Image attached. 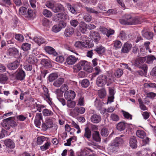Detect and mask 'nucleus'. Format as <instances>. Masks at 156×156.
Masks as SVG:
<instances>
[{
    "label": "nucleus",
    "instance_id": "obj_25",
    "mask_svg": "<svg viewBox=\"0 0 156 156\" xmlns=\"http://www.w3.org/2000/svg\"><path fill=\"white\" fill-rule=\"evenodd\" d=\"M81 43L82 48L84 47L86 48H90L93 47L94 46V44L93 43L89 42L87 40L83 41H81Z\"/></svg>",
    "mask_w": 156,
    "mask_h": 156
},
{
    "label": "nucleus",
    "instance_id": "obj_11",
    "mask_svg": "<svg viewBox=\"0 0 156 156\" xmlns=\"http://www.w3.org/2000/svg\"><path fill=\"white\" fill-rule=\"evenodd\" d=\"M47 139L44 136H39L37 138V143L38 145H41L44 141H46L44 144L42 146H49L51 144L50 143L47 141Z\"/></svg>",
    "mask_w": 156,
    "mask_h": 156
},
{
    "label": "nucleus",
    "instance_id": "obj_55",
    "mask_svg": "<svg viewBox=\"0 0 156 156\" xmlns=\"http://www.w3.org/2000/svg\"><path fill=\"white\" fill-rule=\"evenodd\" d=\"M110 118L113 121H117L119 120V118L118 115L115 113H112L110 115Z\"/></svg>",
    "mask_w": 156,
    "mask_h": 156
},
{
    "label": "nucleus",
    "instance_id": "obj_40",
    "mask_svg": "<svg viewBox=\"0 0 156 156\" xmlns=\"http://www.w3.org/2000/svg\"><path fill=\"white\" fill-rule=\"evenodd\" d=\"M58 77V75L56 73H52L48 76V80L50 82L53 81Z\"/></svg>",
    "mask_w": 156,
    "mask_h": 156
},
{
    "label": "nucleus",
    "instance_id": "obj_22",
    "mask_svg": "<svg viewBox=\"0 0 156 156\" xmlns=\"http://www.w3.org/2000/svg\"><path fill=\"white\" fill-rule=\"evenodd\" d=\"M33 40L39 45H40L45 42V39L41 36L35 37H34Z\"/></svg>",
    "mask_w": 156,
    "mask_h": 156
},
{
    "label": "nucleus",
    "instance_id": "obj_20",
    "mask_svg": "<svg viewBox=\"0 0 156 156\" xmlns=\"http://www.w3.org/2000/svg\"><path fill=\"white\" fill-rule=\"evenodd\" d=\"M122 143L123 140L121 138L116 137L112 143L111 146H118L121 145Z\"/></svg>",
    "mask_w": 156,
    "mask_h": 156
},
{
    "label": "nucleus",
    "instance_id": "obj_37",
    "mask_svg": "<svg viewBox=\"0 0 156 156\" xmlns=\"http://www.w3.org/2000/svg\"><path fill=\"white\" fill-rule=\"evenodd\" d=\"M66 6L67 8L71 12L74 14H76V12L74 7L69 3H66Z\"/></svg>",
    "mask_w": 156,
    "mask_h": 156
},
{
    "label": "nucleus",
    "instance_id": "obj_30",
    "mask_svg": "<svg viewBox=\"0 0 156 156\" xmlns=\"http://www.w3.org/2000/svg\"><path fill=\"white\" fill-rule=\"evenodd\" d=\"M64 81V78H59L54 82L53 85L56 87H59L63 83Z\"/></svg>",
    "mask_w": 156,
    "mask_h": 156
},
{
    "label": "nucleus",
    "instance_id": "obj_35",
    "mask_svg": "<svg viewBox=\"0 0 156 156\" xmlns=\"http://www.w3.org/2000/svg\"><path fill=\"white\" fill-rule=\"evenodd\" d=\"M113 47L115 49L120 48L122 47V44L121 42L118 40H116L113 41Z\"/></svg>",
    "mask_w": 156,
    "mask_h": 156
},
{
    "label": "nucleus",
    "instance_id": "obj_43",
    "mask_svg": "<svg viewBox=\"0 0 156 156\" xmlns=\"http://www.w3.org/2000/svg\"><path fill=\"white\" fill-rule=\"evenodd\" d=\"M80 82L81 83L82 86L84 87H87L90 84L89 81L87 79H84Z\"/></svg>",
    "mask_w": 156,
    "mask_h": 156
},
{
    "label": "nucleus",
    "instance_id": "obj_24",
    "mask_svg": "<svg viewBox=\"0 0 156 156\" xmlns=\"http://www.w3.org/2000/svg\"><path fill=\"white\" fill-rule=\"evenodd\" d=\"M127 124L123 122H120L118 123L116 126L117 129L121 131L124 130Z\"/></svg>",
    "mask_w": 156,
    "mask_h": 156
},
{
    "label": "nucleus",
    "instance_id": "obj_50",
    "mask_svg": "<svg viewBox=\"0 0 156 156\" xmlns=\"http://www.w3.org/2000/svg\"><path fill=\"white\" fill-rule=\"evenodd\" d=\"M51 30L53 32L55 33L59 32L61 30L58 24L54 25L52 27Z\"/></svg>",
    "mask_w": 156,
    "mask_h": 156
},
{
    "label": "nucleus",
    "instance_id": "obj_64",
    "mask_svg": "<svg viewBox=\"0 0 156 156\" xmlns=\"http://www.w3.org/2000/svg\"><path fill=\"white\" fill-rule=\"evenodd\" d=\"M68 86L66 84H64L61 87L60 90L64 93L67 90H68Z\"/></svg>",
    "mask_w": 156,
    "mask_h": 156
},
{
    "label": "nucleus",
    "instance_id": "obj_62",
    "mask_svg": "<svg viewBox=\"0 0 156 156\" xmlns=\"http://www.w3.org/2000/svg\"><path fill=\"white\" fill-rule=\"evenodd\" d=\"M64 60V58L62 56H58L55 58V61L60 63H62Z\"/></svg>",
    "mask_w": 156,
    "mask_h": 156
},
{
    "label": "nucleus",
    "instance_id": "obj_36",
    "mask_svg": "<svg viewBox=\"0 0 156 156\" xmlns=\"http://www.w3.org/2000/svg\"><path fill=\"white\" fill-rule=\"evenodd\" d=\"M42 114L44 116H48L52 115L53 113L51 111L45 108L42 111Z\"/></svg>",
    "mask_w": 156,
    "mask_h": 156
},
{
    "label": "nucleus",
    "instance_id": "obj_9",
    "mask_svg": "<svg viewBox=\"0 0 156 156\" xmlns=\"http://www.w3.org/2000/svg\"><path fill=\"white\" fill-rule=\"evenodd\" d=\"M25 76L24 72L21 69H18L16 72V79L17 80H22L24 79Z\"/></svg>",
    "mask_w": 156,
    "mask_h": 156
},
{
    "label": "nucleus",
    "instance_id": "obj_45",
    "mask_svg": "<svg viewBox=\"0 0 156 156\" xmlns=\"http://www.w3.org/2000/svg\"><path fill=\"white\" fill-rule=\"evenodd\" d=\"M30 44L27 43H25L22 44L21 48L23 51H27L30 49Z\"/></svg>",
    "mask_w": 156,
    "mask_h": 156
},
{
    "label": "nucleus",
    "instance_id": "obj_2",
    "mask_svg": "<svg viewBox=\"0 0 156 156\" xmlns=\"http://www.w3.org/2000/svg\"><path fill=\"white\" fill-rule=\"evenodd\" d=\"M1 124L2 127L6 130L9 129L11 127H15L17 126L13 117H10L4 119L1 123Z\"/></svg>",
    "mask_w": 156,
    "mask_h": 156
},
{
    "label": "nucleus",
    "instance_id": "obj_57",
    "mask_svg": "<svg viewBox=\"0 0 156 156\" xmlns=\"http://www.w3.org/2000/svg\"><path fill=\"white\" fill-rule=\"evenodd\" d=\"M101 133L102 136H106L108 135V129L105 128H104L101 129Z\"/></svg>",
    "mask_w": 156,
    "mask_h": 156
},
{
    "label": "nucleus",
    "instance_id": "obj_5",
    "mask_svg": "<svg viewBox=\"0 0 156 156\" xmlns=\"http://www.w3.org/2000/svg\"><path fill=\"white\" fill-rule=\"evenodd\" d=\"M29 102L31 103L30 104V106L31 104H33L31 106H32V108L34 109H36L37 110L41 112V109L44 108V105L37 103L36 102L34 103V100L33 98H30L28 101Z\"/></svg>",
    "mask_w": 156,
    "mask_h": 156
},
{
    "label": "nucleus",
    "instance_id": "obj_41",
    "mask_svg": "<svg viewBox=\"0 0 156 156\" xmlns=\"http://www.w3.org/2000/svg\"><path fill=\"white\" fill-rule=\"evenodd\" d=\"M4 143L6 146H15V143L14 142L10 139L5 140Z\"/></svg>",
    "mask_w": 156,
    "mask_h": 156
},
{
    "label": "nucleus",
    "instance_id": "obj_63",
    "mask_svg": "<svg viewBox=\"0 0 156 156\" xmlns=\"http://www.w3.org/2000/svg\"><path fill=\"white\" fill-rule=\"evenodd\" d=\"M58 24L60 27L61 30L62 28H65L67 25L66 23L64 21H60V22Z\"/></svg>",
    "mask_w": 156,
    "mask_h": 156
},
{
    "label": "nucleus",
    "instance_id": "obj_13",
    "mask_svg": "<svg viewBox=\"0 0 156 156\" xmlns=\"http://www.w3.org/2000/svg\"><path fill=\"white\" fill-rule=\"evenodd\" d=\"M101 120V118L100 115L93 114L90 117V120L94 123H99Z\"/></svg>",
    "mask_w": 156,
    "mask_h": 156
},
{
    "label": "nucleus",
    "instance_id": "obj_1",
    "mask_svg": "<svg viewBox=\"0 0 156 156\" xmlns=\"http://www.w3.org/2000/svg\"><path fill=\"white\" fill-rule=\"evenodd\" d=\"M112 83L111 78H108L105 75H101L97 78L96 83L99 87H103L106 84L107 86H109Z\"/></svg>",
    "mask_w": 156,
    "mask_h": 156
},
{
    "label": "nucleus",
    "instance_id": "obj_32",
    "mask_svg": "<svg viewBox=\"0 0 156 156\" xmlns=\"http://www.w3.org/2000/svg\"><path fill=\"white\" fill-rule=\"evenodd\" d=\"M19 51L16 48H10L9 50V54L10 55L15 56L18 54Z\"/></svg>",
    "mask_w": 156,
    "mask_h": 156
},
{
    "label": "nucleus",
    "instance_id": "obj_18",
    "mask_svg": "<svg viewBox=\"0 0 156 156\" xmlns=\"http://www.w3.org/2000/svg\"><path fill=\"white\" fill-rule=\"evenodd\" d=\"M44 50L48 54L52 55L54 56H56L58 54L55 50L53 48L47 46L44 48Z\"/></svg>",
    "mask_w": 156,
    "mask_h": 156
},
{
    "label": "nucleus",
    "instance_id": "obj_56",
    "mask_svg": "<svg viewBox=\"0 0 156 156\" xmlns=\"http://www.w3.org/2000/svg\"><path fill=\"white\" fill-rule=\"evenodd\" d=\"M55 93L57 95V97L58 99L62 98L63 96V92L60 89H56L55 91Z\"/></svg>",
    "mask_w": 156,
    "mask_h": 156
},
{
    "label": "nucleus",
    "instance_id": "obj_33",
    "mask_svg": "<svg viewBox=\"0 0 156 156\" xmlns=\"http://www.w3.org/2000/svg\"><path fill=\"white\" fill-rule=\"evenodd\" d=\"M129 143L130 146H137V140L136 137L134 136L130 138Z\"/></svg>",
    "mask_w": 156,
    "mask_h": 156
},
{
    "label": "nucleus",
    "instance_id": "obj_61",
    "mask_svg": "<svg viewBox=\"0 0 156 156\" xmlns=\"http://www.w3.org/2000/svg\"><path fill=\"white\" fill-rule=\"evenodd\" d=\"M8 78L5 74H1L0 75V81L2 83L7 80Z\"/></svg>",
    "mask_w": 156,
    "mask_h": 156
},
{
    "label": "nucleus",
    "instance_id": "obj_12",
    "mask_svg": "<svg viewBox=\"0 0 156 156\" xmlns=\"http://www.w3.org/2000/svg\"><path fill=\"white\" fill-rule=\"evenodd\" d=\"M90 36L92 39L96 43L98 42L101 38L99 34L95 31H91Z\"/></svg>",
    "mask_w": 156,
    "mask_h": 156
},
{
    "label": "nucleus",
    "instance_id": "obj_6",
    "mask_svg": "<svg viewBox=\"0 0 156 156\" xmlns=\"http://www.w3.org/2000/svg\"><path fill=\"white\" fill-rule=\"evenodd\" d=\"M142 35L147 40L152 39L154 36L153 33L146 28H144L141 31Z\"/></svg>",
    "mask_w": 156,
    "mask_h": 156
},
{
    "label": "nucleus",
    "instance_id": "obj_26",
    "mask_svg": "<svg viewBox=\"0 0 156 156\" xmlns=\"http://www.w3.org/2000/svg\"><path fill=\"white\" fill-rule=\"evenodd\" d=\"M93 139L96 142H100L101 138L98 131H95L92 134Z\"/></svg>",
    "mask_w": 156,
    "mask_h": 156
},
{
    "label": "nucleus",
    "instance_id": "obj_53",
    "mask_svg": "<svg viewBox=\"0 0 156 156\" xmlns=\"http://www.w3.org/2000/svg\"><path fill=\"white\" fill-rule=\"evenodd\" d=\"M43 90L44 91V95L46 97V98L48 100H50V97L49 95L48 94V90L47 88L45 86H44L43 87Z\"/></svg>",
    "mask_w": 156,
    "mask_h": 156
},
{
    "label": "nucleus",
    "instance_id": "obj_4",
    "mask_svg": "<svg viewBox=\"0 0 156 156\" xmlns=\"http://www.w3.org/2000/svg\"><path fill=\"white\" fill-rule=\"evenodd\" d=\"M53 121L52 119L49 118H47L44 122L42 125V128L43 130L46 131L48 129L52 128L53 125Z\"/></svg>",
    "mask_w": 156,
    "mask_h": 156
},
{
    "label": "nucleus",
    "instance_id": "obj_48",
    "mask_svg": "<svg viewBox=\"0 0 156 156\" xmlns=\"http://www.w3.org/2000/svg\"><path fill=\"white\" fill-rule=\"evenodd\" d=\"M75 110L77 112L80 114L84 113L85 111V108L82 107H76L75 108Z\"/></svg>",
    "mask_w": 156,
    "mask_h": 156
},
{
    "label": "nucleus",
    "instance_id": "obj_17",
    "mask_svg": "<svg viewBox=\"0 0 156 156\" xmlns=\"http://www.w3.org/2000/svg\"><path fill=\"white\" fill-rule=\"evenodd\" d=\"M64 10L63 6L61 4L58 3L55 5L52 11L54 12H58Z\"/></svg>",
    "mask_w": 156,
    "mask_h": 156
},
{
    "label": "nucleus",
    "instance_id": "obj_28",
    "mask_svg": "<svg viewBox=\"0 0 156 156\" xmlns=\"http://www.w3.org/2000/svg\"><path fill=\"white\" fill-rule=\"evenodd\" d=\"M74 31V29L72 27H67L64 32V34L66 37H69L72 35Z\"/></svg>",
    "mask_w": 156,
    "mask_h": 156
},
{
    "label": "nucleus",
    "instance_id": "obj_47",
    "mask_svg": "<svg viewBox=\"0 0 156 156\" xmlns=\"http://www.w3.org/2000/svg\"><path fill=\"white\" fill-rule=\"evenodd\" d=\"M98 95L101 98H104L106 95V91L105 89H102L98 91Z\"/></svg>",
    "mask_w": 156,
    "mask_h": 156
},
{
    "label": "nucleus",
    "instance_id": "obj_59",
    "mask_svg": "<svg viewBox=\"0 0 156 156\" xmlns=\"http://www.w3.org/2000/svg\"><path fill=\"white\" fill-rule=\"evenodd\" d=\"M77 105L83 106L84 105V97L81 96L78 99V103Z\"/></svg>",
    "mask_w": 156,
    "mask_h": 156
},
{
    "label": "nucleus",
    "instance_id": "obj_14",
    "mask_svg": "<svg viewBox=\"0 0 156 156\" xmlns=\"http://www.w3.org/2000/svg\"><path fill=\"white\" fill-rule=\"evenodd\" d=\"M131 44L127 43H126L123 45L121 51L124 53H128L130 50L132 48Z\"/></svg>",
    "mask_w": 156,
    "mask_h": 156
},
{
    "label": "nucleus",
    "instance_id": "obj_7",
    "mask_svg": "<svg viewBox=\"0 0 156 156\" xmlns=\"http://www.w3.org/2000/svg\"><path fill=\"white\" fill-rule=\"evenodd\" d=\"M69 16L65 12L59 13L56 16H55L53 18L54 21H58L59 20L65 21L67 19Z\"/></svg>",
    "mask_w": 156,
    "mask_h": 156
},
{
    "label": "nucleus",
    "instance_id": "obj_3",
    "mask_svg": "<svg viewBox=\"0 0 156 156\" xmlns=\"http://www.w3.org/2000/svg\"><path fill=\"white\" fill-rule=\"evenodd\" d=\"M74 69L77 71H80L82 69L87 71L90 72L91 71V68L88 65V62L86 61H82L79 62L76 64L74 67Z\"/></svg>",
    "mask_w": 156,
    "mask_h": 156
},
{
    "label": "nucleus",
    "instance_id": "obj_39",
    "mask_svg": "<svg viewBox=\"0 0 156 156\" xmlns=\"http://www.w3.org/2000/svg\"><path fill=\"white\" fill-rule=\"evenodd\" d=\"M85 9L87 12L89 13H93L95 15H98L100 12L99 11H97L93 8L86 7Z\"/></svg>",
    "mask_w": 156,
    "mask_h": 156
},
{
    "label": "nucleus",
    "instance_id": "obj_16",
    "mask_svg": "<svg viewBox=\"0 0 156 156\" xmlns=\"http://www.w3.org/2000/svg\"><path fill=\"white\" fill-rule=\"evenodd\" d=\"M78 59L74 56L70 55L68 56L66 59V62L68 64L72 65L74 64Z\"/></svg>",
    "mask_w": 156,
    "mask_h": 156
},
{
    "label": "nucleus",
    "instance_id": "obj_49",
    "mask_svg": "<svg viewBox=\"0 0 156 156\" xmlns=\"http://www.w3.org/2000/svg\"><path fill=\"white\" fill-rule=\"evenodd\" d=\"M92 17L91 15L88 14H86L83 17L84 20L87 22H89L91 21Z\"/></svg>",
    "mask_w": 156,
    "mask_h": 156
},
{
    "label": "nucleus",
    "instance_id": "obj_51",
    "mask_svg": "<svg viewBox=\"0 0 156 156\" xmlns=\"http://www.w3.org/2000/svg\"><path fill=\"white\" fill-rule=\"evenodd\" d=\"M70 24L72 27H76L78 25L79 23L77 19H72L70 21Z\"/></svg>",
    "mask_w": 156,
    "mask_h": 156
},
{
    "label": "nucleus",
    "instance_id": "obj_21",
    "mask_svg": "<svg viewBox=\"0 0 156 156\" xmlns=\"http://www.w3.org/2000/svg\"><path fill=\"white\" fill-rule=\"evenodd\" d=\"M98 54H102L105 52V48L101 45L97 46L96 48L94 49Z\"/></svg>",
    "mask_w": 156,
    "mask_h": 156
},
{
    "label": "nucleus",
    "instance_id": "obj_54",
    "mask_svg": "<svg viewBox=\"0 0 156 156\" xmlns=\"http://www.w3.org/2000/svg\"><path fill=\"white\" fill-rule=\"evenodd\" d=\"M123 73V70L121 69H119L116 71L115 75L116 77L119 78L122 75Z\"/></svg>",
    "mask_w": 156,
    "mask_h": 156
},
{
    "label": "nucleus",
    "instance_id": "obj_34",
    "mask_svg": "<svg viewBox=\"0 0 156 156\" xmlns=\"http://www.w3.org/2000/svg\"><path fill=\"white\" fill-rule=\"evenodd\" d=\"M136 135L140 138H144L146 136L145 133L142 130H138L136 132Z\"/></svg>",
    "mask_w": 156,
    "mask_h": 156
},
{
    "label": "nucleus",
    "instance_id": "obj_31",
    "mask_svg": "<svg viewBox=\"0 0 156 156\" xmlns=\"http://www.w3.org/2000/svg\"><path fill=\"white\" fill-rule=\"evenodd\" d=\"M91 136V132L90 130L88 127H87L85 129V133L83 134V137L89 140Z\"/></svg>",
    "mask_w": 156,
    "mask_h": 156
},
{
    "label": "nucleus",
    "instance_id": "obj_15",
    "mask_svg": "<svg viewBox=\"0 0 156 156\" xmlns=\"http://www.w3.org/2000/svg\"><path fill=\"white\" fill-rule=\"evenodd\" d=\"M42 120V116L41 114L37 113L35 116L34 123L36 126L39 127L41 124V121Z\"/></svg>",
    "mask_w": 156,
    "mask_h": 156
},
{
    "label": "nucleus",
    "instance_id": "obj_8",
    "mask_svg": "<svg viewBox=\"0 0 156 156\" xmlns=\"http://www.w3.org/2000/svg\"><path fill=\"white\" fill-rule=\"evenodd\" d=\"M132 17L129 15H125L122 19L120 20L119 21L121 24L130 25Z\"/></svg>",
    "mask_w": 156,
    "mask_h": 156
},
{
    "label": "nucleus",
    "instance_id": "obj_29",
    "mask_svg": "<svg viewBox=\"0 0 156 156\" xmlns=\"http://www.w3.org/2000/svg\"><path fill=\"white\" fill-rule=\"evenodd\" d=\"M142 22V20L140 18L136 17H132L131 19V22H130V23H131L130 25L133 24H136L138 23H141Z\"/></svg>",
    "mask_w": 156,
    "mask_h": 156
},
{
    "label": "nucleus",
    "instance_id": "obj_19",
    "mask_svg": "<svg viewBox=\"0 0 156 156\" xmlns=\"http://www.w3.org/2000/svg\"><path fill=\"white\" fill-rule=\"evenodd\" d=\"M20 65V62L17 61H15L12 63H9L7 67L10 70H15Z\"/></svg>",
    "mask_w": 156,
    "mask_h": 156
},
{
    "label": "nucleus",
    "instance_id": "obj_27",
    "mask_svg": "<svg viewBox=\"0 0 156 156\" xmlns=\"http://www.w3.org/2000/svg\"><path fill=\"white\" fill-rule=\"evenodd\" d=\"M146 59V57H140L136 59L135 62V65L138 66L144 63Z\"/></svg>",
    "mask_w": 156,
    "mask_h": 156
},
{
    "label": "nucleus",
    "instance_id": "obj_46",
    "mask_svg": "<svg viewBox=\"0 0 156 156\" xmlns=\"http://www.w3.org/2000/svg\"><path fill=\"white\" fill-rule=\"evenodd\" d=\"M42 14L45 16L47 17H51L52 15V12L46 9L43 10Z\"/></svg>",
    "mask_w": 156,
    "mask_h": 156
},
{
    "label": "nucleus",
    "instance_id": "obj_23",
    "mask_svg": "<svg viewBox=\"0 0 156 156\" xmlns=\"http://www.w3.org/2000/svg\"><path fill=\"white\" fill-rule=\"evenodd\" d=\"M87 29V25L84 22H81L80 23L79 29L82 33H85Z\"/></svg>",
    "mask_w": 156,
    "mask_h": 156
},
{
    "label": "nucleus",
    "instance_id": "obj_38",
    "mask_svg": "<svg viewBox=\"0 0 156 156\" xmlns=\"http://www.w3.org/2000/svg\"><path fill=\"white\" fill-rule=\"evenodd\" d=\"M154 60H156V58L152 55H149L147 56L146 62L149 64L153 63Z\"/></svg>",
    "mask_w": 156,
    "mask_h": 156
},
{
    "label": "nucleus",
    "instance_id": "obj_52",
    "mask_svg": "<svg viewBox=\"0 0 156 156\" xmlns=\"http://www.w3.org/2000/svg\"><path fill=\"white\" fill-rule=\"evenodd\" d=\"M71 124L72 126L75 127L76 129L78 130L76 132L77 133H79L81 132V131L79 126L77 125L74 121H72Z\"/></svg>",
    "mask_w": 156,
    "mask_h": 156
},
{
    "label": "nucleus",
    "instance_id": "obj_10",
    "mask_svg": "<svg viewBox=\"0 0 156 156\" xmlns=\"http://www.w3.org/2000/svg\"><path fill=\"white\" fill-rule=\"evenodd\" d=\"M76 94L73 90H69L66 92L64 94V96L67 101H70L75 98Z\"/></svg>",
    "mask_w": 156,
    "mask_h": 156
},
{
    "label": "nucleus",
    "instance_id": "obj_58",
    "mask_svg": "<svg viewBox=\"0 0 156 156\" xmlns=\"http://www.w3.org/2000/svg\"><path fill=\"white\" fill-rule=\"evenodd\" d=\"M15 38L20 42H23L24 40V37L23 36L20 34H17L15 35Z\"/></svg>",
    "mask_w": 156,
    "mask_h": 156
},
{
    "label": "nucleus",
    "instance_id": "obj_42",
    "mask_svg": "<svg viewBox=\"0 0 156 156\" xmlns=\"http://www.w3.org/2000/svg\"><path fill=\"white\" fill-rule=\"evenodd\" d=\"M55 5V2L53 1H48L45 4V5L48 8L51 9H53Z\"/></svg>",
    "mask_w": 156,
    "mask_h": 156
},
{
    "label": "nucleus",
    "instance_id": "obj_60",
    "mask_svg": "<svg viewBox=\"0 0 156 156\" xmlns=\"http://www.w3.org/2000/svg\"><path fill=\"white\" fill-rule=\"evenodd\" d=\"M19 11L20 14L25 15L27 14V9L25 7H21L20 8Z\"/></svg>",
    "mask_w": 156,
    "mask_h": 156
},
{
    "label": "nucleus",
    "instance_id": "obj_44",
    "mask_svg": "<svg viewBox=\"0 0 156 156\" xmlns=\"http://www.w3.org/2000/svg\"><path fill=\"white\" fill-rule=\"evenodd\" d=\"M28 62L31 64H34L37 62L38 59L35 57L30 56L27 60Z\"/></svg>",
    "mask_w": 156,
    "mask_h": 156
}]
</instances>
